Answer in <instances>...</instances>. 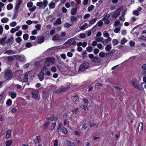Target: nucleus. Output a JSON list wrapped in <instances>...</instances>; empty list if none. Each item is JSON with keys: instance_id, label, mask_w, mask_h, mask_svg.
<instances>
[{"instance_id": "nucleus-1", "label": "nucleus", "mask_w": 146, "mask_h": 146, "mask_svg": "<svg viewBox=\"0 0 146 146\" xmlns=\"http://www.w3.org/2000/svg\"><path fill=\"white\" fill-rule=\"evenodd\" d=\"M55 60L56 59L54 57H48L45 59V64L46 66L48 67L50 65L54 64Z\"/></svg>"}, {"instance_id": "nucleus-2", "label": "nucleus", "mask_w": 146, "mask_h": 146, "mask_svg": "<svg viewBox=\"0 0 146 146\" xmlns=\"http://www.w3.org/2000/svg\"><path fill=\"white\" fill-rule=\"evenodd\" d=\"M132 85L135 88L142 90H143V88L139 84V81L136 79H133L131 81Z\"/></svg>"}, {"instance_id": "nucleus-3", "label": "nucleus", "mask_w": 146, "mask_h": 146, "mask_svg": "<svg viewBox=\"0 0 146 146\" xmlns=\"http://www.w3.org/2000/svg\"><path fill=\"white\" fill-rule=\"evenodd\" d=\"M89 64L87 62L83 63L79 66V70L83 72L87 70L89 67Z\"/></svg>"}, {"instance_id": "nucleus-4", "label": "nucleus", "mask_w": 146, "mask_h": 146, "mask_svg": "<svg viewBox=\"0 0 146 146\" xmlns=\"http://www.w3.org/2000/svg\"><path fill=\"white\" fill-rule=\"evenodd\" d=\"M12 76V73L9 68L5 70V77L7 80L10 79Z\"/></svg>"}, {"instance_id": "nucleus-5", "label": "nucleus", "mask_w": 146, "mask_h": 146, "mask_svg": "<svg viewBox=\"0 0 146 146\" xmlns=\"http://www.w3.org/2000/svg\"><path fill=\"white\" fill-rule=\"evenodd\" d=\"M31 93L32 95V98L35 100L39 99L40 96L37 90H35L31 92Z\"/></svg>"}, {"instance_id": "nucleus-6", "label": "nucleus", "mask_w": 146, "mask_h": 146, "mask_svg": "<svg viewBox=\"0 0 146 146\" xmlns=\"http://www.w3.org/2000/svg\"><path fill=\"white\" fill-rule=\"evenodd\" d=\"M48 3L47 0H44L43 2L40 1L37 2L36 5L37 6L40 7H43L44 8L46 7Z\"/></svg>"}, {"instance_id": "nucleus-7", "label": "nucleus", "mask_w": 146, "mask_h": 146, "mask_svg": "<svg viewBox=\"0 0 146 146\" xmlns=\"http://www.w3.org/2000/svg\"><path fill=\"white\" fill-rule=\"evenodd\" d=\"M41 72H42V73H44V75H45L49 76L51 75L50 71L46 65L44 66L43 68V70Z\"/></svg>"}, {"instance_id": "nucleus-8", "label": "nucleus", "mask_w": 146, "mask_h": 146, "mask_svg": "<svg viewBox=\"0 0 146 146\" xmlns=\"http://www.w3.org/2000/svg\"><path fill=\"white\" fill-rule=\"evenodd\" d=\"M2 58L4 61L8 64L11 62L14 59V58L12 56H9L6 57L4 56Z\"/></svg>"}, {"instance_id": "nucleus-9", "label": "nucleus", "mask_w": 146, "mask_h": 146, "mask_svg": "<svg viewBox=\"0 0 146 146\" xmlns=\"http://www.w3.org/2000/svg\"><path fill=\"white\" fill-rule=\"evenodd\" d=\"M121 11V8H120L117 9L115 11L112 13V18L114 19H115L120 14L119 11Z\"/></svg>"}, {"instance_id": "nucleus-10", "label": "nucleus", "mask_w": 146, "mask_h": 146, "mask_svg": "<svg viewBox=\"0 0 146 146\" xmlns=\"http://www.w3.org/2000/svg\"><path fill=\"white\" fill-rule=\"evenodd\" d=\"M20 79L21 81L27 82L28 80V77L27 73H25L23 75L20 76Z\"/></svg>"}, {"instance_id": "nucleus-11", "label": "nucleus", "mask_w": 146, "mask_h": 146, "mask_svg": "<svg viewBox=\"0 0 146 146\" xmlns=\"http://www.w3.org/2000/svg\"><path fill=\"white\" fill-rule=\"evenodd\" d=\"M14 56L17 59L21 62H24L25 60V58L24 55H14Z\"/></svg>"}, {"instance_id": "nucleus-12", "label": "nucleus", "mask_w": 146, "mask_h": 146, "mask_svg": "<svg viewBox=\"0 0 146 146\" xmlns=\"http://www.w3.org/2000/svg\"><path fill=\"white\" fill-rule=\"evenodd\" d=\"M70 86H68L66 87L60 88L57 90L56 91L55 93L58 94L60 93L66 91L67 90L69 89L70 88Z\"/></svg>"}, {"instance_id": "nucleus-13", "label": "nucleus", "mask_w": 146, "mask_h": 146, "mask_svg": "<svg viewBox=\"0 0 146 146\" xmlns=\"http://www.w3.org/2000/svg\"><path fill=\"white\" fill-rule=\"evenodd\" d=\"M63 40L62 37L59 35H56L54 36L52 39L53 41L62 40Z\"/></svg>"}, {"instance_id": "nucleus-14", "label": "nucleus", "mask_w": 146, "mask_h": 146, "mask_svg": "<svg viewBox=\"0 0 146 146\" xmlns=\"http://www.w3.org/2000/svg\"><path fill=\"white\" fill-rule=\"evenodd\" d=\"M110 54V53H106L102 51L100 52L99 56L101 58H106L109 56Z\"/></svg>"}, {"instance_id": "nucleus-15", "label": "nucleus", "mask_w": 146, "mask_h": 146, "mask_svg": "<svg viewBox=\"0 0 146 146\" xmlns=\"http://www.w3.org/2000/svg\"><path fill=\"white\" fill-rule=\"evenodd\" d=\"M34 142L35 144V146H36L37 144L40 143L41 142L40 136H37L34 140Z\"/></svg>"}, {"instance_id": "nucleus-16", "label": "nucleus", "mask_w": 146, "mask_h": 146, "mask_svg": "<svg viewBox=\"0 0 146 146\" xmlns=\"http://www.w3.org/2000/svg\"><path fill=\"white\" fill-rule=\"evenodd\" d=\"M92 61L95 63H98L101 62V59L97 56H95L94 58L92 60Z\"/></svg>"}, {"instance_id": "nucleus-17", "label": "nucleus", "mask_w": 146, "mask_h": 146, "mask_svg": "<svg viewBox=\"0 0 146 146\" xmlns=\"http://www.w3.org/2000/svg\"><path fill=\"white\" fill-rule=\"evenodd\" d=\"M66 143L68 146H76V144L74 143L69 140H66Z\"/></svg>"}, {"instance_id": "nucleus-18", "label": "nucleus", "mask_w": 146, "mask_h": 146, "mask_svg": "<svg viewBox=\"0 0 146 146\" xmlns=\"http://www.w3.org/2000/svg\"><path fill=\"white\" fill-rule=\"evenodd\" d=\"M21 27L20 26H17L15 28H13L10 30L11 33L13 34L15 33L16 31H18Z\"/></svg>"}, {"instance_id": "nucleus-19", "label": "nucleus", "mask_w": 146, "mask_h": 146, "mask_svg": "<svg viewBox=\"0 0 146 146\" xmlns=\"http://www.w3.org/2000/svg\"><path fill=\"white\" fill-rule=\"evenodd\" d=\"M143 123L140 122L139 123L138 127V131L140 133L143 130Z\"/></svg>"}, {"instance_id": "nucleus-20", "label": "nucleus", "mask_w": 146, "mask_h": 146, "mask_svg": "<svg viewBox=\"0 0 146 146\" xmlns=\"http://www.w3.org/2000/svg\"><path fill=\"white\" fill-rule=\"evenodd\" d=\"M9 95L12 99H14L16 98L17 94L16 93L13 92H10L9 93Z\"/></svg>"}, {"instance_id": "nucleus-21", "label": "nucleus", "mask_w": 146, "mask_h": 146, "mask_svg": "<svg viewBox=\"0 0 146 146\" xmlns=\"http://www.w3.org/2000/svg\"><path fill=\"white\" fill-rule=\"evenodd\" d=\"M5 54H7L8 55L14 54H15V52L12 50H8L6 51L5 53Z\"/></svg>"}, {"instance_id": "nucleus-22", "label": "nucleus", "mask_w": 146, "mask_h": 146, "mask_svg": "<svg viewBox=\"0 0 146 146\" xmlns=\"http://www.w3.org/2000/svg\"><path fill=\"white\" fill-rule=\"evenodd\" d=\"M6 138H9L11 135V131L10 129H9L7 130L6 131Z\"/></svg>"}, {"instance_id": "nucleus-23", "label": "nucleus", "mask_w": 146, "mask_h": 146, "mask_svg": "<svg viewBox=\"0 0 146 146\" xmlns=\"http://www.w3.org/2000/svg\"><path fill=\"white\" fill-rule=\"evenodd\" d=\"M62 23L61 20L60 18H58L57 19L55 22L53 23L54 25H60Z\"/></svg>"}, {"instance_id": "nucleus-24", "label": "nucleus", "mask_w": 146, "mask_h": 146, "mask_svg": "<svg viewBox=\"0 0 146 146\" xmlns=\"http://www.w3.org/2000/svg\"><path fill=\"white\" fill-rule=\"evenodd\" d=\"M88 27V25L87 23H86L80 27V29L81 30H84Z\"/></svg>"}, {"instance_id": "nucleus-25", "label": "nucleus", "mask_w": 146, "mask_h": 146, "mask_svg": "<svg viewBox=\"0 0 146 146\" xmlns=\"http://www.w3.org/2000/svg\"><path fill=\"white\" fill-rule=\"evenodd\" d=\"M44 75V74L42 73V72H41V73L38 76V78L40 81H42L43 80Z\"/></svg>"}, {"instance_id": "nucleus-26", "label": "nucleus", "mask_w": 146, "mask_h": 146, "mask_svg": "<svg viewBox=\"0 0 146 146\" xmlns=\"http://www.w3.org/2000/svg\"><path fill=\"white\" fill-rule=\"evenodd\" d=\"M77 11V8H73L71 10V14L72 15H76Z\"/></svg>"}, {"instance_id": "nucleus-27", "label": "nucleus", "mask_w": 146, "mask_h": 146, "mask_svg": "<svg viewBox=\"0 0 146 146\" xmlns=\"http://www.w3.org/2000/svg\"><path fill=\"white\" fill-rule=\"evenodd\" d=\"M87 53L86 51H83L82 52V57L83 59H85L87 57Z\"/></svg>"}, {"instance_id": "nucleus-28", "label": "nucleus", "mask_w": 146, "mask_h": 146, "mask_svg": "<svg viewBox=\"0 0 146 146\" xmlns=\"http://www.w3.org/2000/svg\"><path fill=\"white\" fill-rule=\"evenodd\" d=\"M95 40L98 42H102L104 40V38L102 37H95L94 38Z\"/></svg>"}, {"instance_id": "nucleus-29", "label": "nucleus", "mask_w": 146, "mask_h": 146, "mask_svg": "<svg viewBox=\"0 0 146 146\" xmlns=\"http://www.w3.org/2000/svg\"><path fill=\"white\" fill-rule=\"evenodd\" d=\"M7 38V37L5 36L1 38L0 41V44L3 45H4L5 44V41Z\"/></svg>"}, {"instance_id": "nucleus-30", "label": "nucleus", "mask_w": 146, "mask_h": 146, "mask_svg": "<svg viewBox=\"0 0 146 146\" xmlns=\"http://www.w3.org/2000/svg\"><path fill=\"white\" fill-rule=\"evenodd\" d=\"M9 21V19L8 18L5 17L2 18L1 20V21L2 23H4L8 22Z\"/></svg>"}, {"instance_id": "nucleus-31", "label": "nucleus", "mask_w": 146, "mask_h": 146, "mask_svg": "<svg viewBox=\"0 0 146 146\" xmlns=\"http://www.w3.org/2000/svg\"><path fill=\"white\" fill-rule=\"evenodd\" d=\"M44 40V38L43 37L40 36L38 38V42L39 44H41L43 42Z\"/></svg>"}, {"instance_id": "nucleus-32", "label": "nucleus", "mask_w": 146, "mask_h": 146, "mask_svg": "<svg viewBox=\"0 0 146 146\" xmlns=\"http://www.w3.org/2000/svg\"><path fill=\"white\" fill-rule=\"evenodd\" d=\"M61 132L63 133L66 134L68 133L67 129L65 127H62L61 129Z\"/></svg>"}, {"instance_id": "nucleus-33", "label": "nucleus", "mask_w": 146, "mask_h": 146, "mask_svg": "<svg viewBox=\"0 0 146 146\" xmlns=\"http://www.w3.org/2000/svg\"><path fill=\"white\" fill-rule=\"evenodd\" d=\"M13 36H12L8 39L7 42L8 44H11L13 42Z\"/></svg>"}, {"instance_id": "nucleus-34", "label": "nucleus", "mask_w": 146, "mask_h": 146, "mask_svg": "<svg viewBox=\"0 0 146 146\" xmlns=\"http://www.w3.org/2000/svg\"><path fill=\"white\" fill-rule=\"evenodd\" d=\"M103 36L106 38H108L110 36V35L109 33L106 31H103Z\"/></svg>"}, {"instance_id": "nucleus-35", "label": "nucleus", "mask_w": 146, "mask_h": 146, "mask_svg": "<svg viewBox=\"0 0 146 146\" xmlns=\"http://www.w3.org/2000/svg\"><path fill=\"white\" fill-rule=\"evenodd\" d=\"M12 143V141L11 140L7 141L5 142L6 146H10Z\"/></svg>"}, {"instance_id": "nucleus-36", "label": "nucleus", "mask_w": 146, "mask_h": 146, "mask_svg": "<svg viewBox=\"0 0 146 146\" xmlns=\"http://www.w3.org/2000/svg\"><path fill=\"white\" fill-rule=\"evenodd\" d=\"M13 8V5L12 3L8 4L7 7V10H11Z\"/></svg>"}, {"instance_id": "nucleus-37", "label": "nucleus", "mask_w": 146, "mask_h": 146, "mask_svg": "<svg viewBox=\"0 0 146 146\" xmlns=\"http://www.w3.org/2000/svg\"><path fill=\"white\" fill-rule=\"evenodd\" d=\"M111 48V44L107 45L105 47V50L107 51H109Z\"/></svg>"}, {"instance_id": "nucleus-38", "label": "nucleus", "mask_w": 146, "mask_h": 146, "mask_svg": "<svg viewBox=\"0 0 146 146\" xmlns=\"http://www.w3.org/2000/svg\"><path fill=\"white\" fill-rule=\"evenodd\" d=\"M72 100L74 102H76L79 100V98L78 96H76L72 97Z\"/></svg>"}, {"instance_id": "nucleus-39", "label": "nucleus", "mask_w": 146, "mask_h": 146, "mask_svg": "<svg viewBox=\"0 0 146 146\" xmlns=\"http://www.w3.org/2000/svg\"><path fill=\"white\" fill-rule=\"evenodd\" d=\"M55 3L52 1L50 2L49 5L50 8L51 9H54L55 7Z\"/></svg>"}, {"instance_id": "nucleus-40", "label": "nucleus", "mask_w": 146, "mask_h": 146, "mask_svg": "<svg viewBox=\"0 0 146 146\" xmlns=\"http://www.w3.org/2000/svg\"><path fill=\"white\" fill-rule=\"evenodd\" d=\"M36 9V7L35 6H34L31 7L29 8V11L32 12L34 11Z\"/></svg>"}, {"instance_id": "nucleus-41", "label": "nucleus", "mask_w": 146, "mask_h": 146, "mask_svg": "<svg viewBox=\"0 0 146 146\" xmlns=\"http://www.w3.org/2000/svg\"><path fill=\"white\" fill-rule=\"evenodd\" d=\"M94 8V6L93 5H91L88 8V11L89 12H90L92 10H93Z\"/></svg>"}, {"instance_id": "nucleus-42", "label": "nucleus", "mask_w": 146, "mask_h": 146, "mask_svg": "<svg viewBox=\"0 0 146 146\" xmlns=\"http://www.w3.org/2000/svg\"><path fill=\"white\" fill-rule=\"evenodd\" d=\"M97 20V19L96 18H94L90 21L89 22V24L90 25H92L94 24Z\"/></svg>"}, {"instance_id": "nucleus-43", "label": "nucleus", "mask_w": 146, "mask_h": 146, "mask_svg": "<svg viewBox=\"0 0 146 146\" xmlns=\"http://www.w3.org/2000/svg\"><path fill=\"white\" fill-rule=\"evenodd\" d=\"M72 24H70L68 22H66L65 23L64 25V27L66 28H68L71 26H72Z\"/></svg>"}, {"instance_id": "nucleus-44", "label": "nucleus", "mask_w": 146, "mask_h": 146, "mask_svg": "<svg viewBox=\"0 0 146 146\" xmlns=\"http://www.w3.org/2000/svg\"><path fill=\"white\" fill-rule=\"evenodd\" d=\"M5 97L2 94L0 95V102L3 103L5 99Z\"/></svg>"}, {"instance_id": "nucleus-45", "label": "nucleus", "mask_w": 146, "mask_h": 146, "mask_svg": "<svg viewBox=\"0 0 146 146\" xmlns=\"http://www.w3.org/2000/svg\"><path fill=\"white\" fill-rule=\"evenodd\" d=\"M112 43L113 45H116L118 44L119 42L118 40L115 39H114L112 40Z\"/></svg>"}, {"instance_id": "nucleus-46", "label": "nucleus", "mask_w": 146, "mask_h": 146, "mask_svg": "<svg viewBox=\"0 0 146 146\" xmlns=\"http://www.w3.org/2000/svg\"><path fill=\"white\" fill-rule=\"evenodd\" d=\"M50 70L52 72H56L57 69L55 66H52L50 68Z\"/></svg>"}, {"instance_id": "nucleus-47", "label": "nucleus", "mask_w": 146, "mask_h": 146, "mask_svg": "<svg viewBox=\"0 0 146 146\" xmlns=\"http://www.w3.org/2000/svg\"><path fill=\"white\" fill-rule=\"evenodd\" d=\"M120 29L121 27L120 26H119L118 27L115 28L113 30V31L115 33H117L119 32Z\"/></svg>"}, {"instance_id": "nucleus-48", "label": "nucleus", "mask_w": 146, "mask_h": 146, "mask_svg": "<svg viewBox=\"0 0 146 146\" xmlns=\"http://www.w3.org/2000/svg\"><path fill=\"white\" fill-rule=\"evenodd\" d=\"M33 3L32 2L29 1L27 3V6L29 9V8L33 6Z\"/></svg>"}, {"instance_id": "nucleus-49", "label": "nucleus", "mask_w": 146, "mask_h": 146, "mask_svg": "<svg viewBox=\"0 0 146 146\" xmlns=\"http://www.w3.org/2000/svg\"><path fill=\"white\" fill-rule=\"evenodd\" d=\"M102 84L99 82L97 83L95 85V87L96 88H99L101 87Z\"/></svg>"}, {"instance_id": "nucleus-50", "label": "nucleus", "mask_w": 146, "mask_h": 146, "mask_svg": "<svg viewBox=\"0 0 146 146\" xmlns=\"http://www.w3.org/2000/svg\"><path fill=\"white\" fill-rule=\"evenodd\" d=\"M74 41V39L73 38H72L68 40L67 42H68L70 44H72L73 43Z\"/></svg>"}, {"instance_id": "nucleus-51", "label": "nucleus", "mask_w": 146, "mask_h": 146, "mask_svg": "<svg viewBox=\"0 0 146 146\" xmlns=\"http://www.w3.org/2000/svg\"><path fill=\"white\" fill-rule=\"evenodd\" d=\"M87 51L89 52H91L93 50V48L91 46H88L86 48Z\"/></svg>"}, {"instance_id": "nucleus-52", "label": "nucleus", "mask_w": 146, "mask_h": 146, "mask_svg": "<svg viewBox=\"0 0 146 146\" xmlns=\"http://www.w3.org/2000/svg\"><path fill=\"white\" fill-rule=\"evenodd\" d=\"M12 103V101L11 99H9L7 100L6 102V104L7 105L10 106Z\"/></svg>"}, {"instance_id": "nucleus-53", "label": "nucleus", "mask_w": 146, "mask_h": 146, "mask_svg": "<svg viewBox=\"0 0 146 146\" xmlns=\"http://www.w3.org/2000/svg\"><path fill=\"white\" fill-rule=\"evenodd\" d=\"M56 124L55 122H54L52 124L51 127V130L52 131L54 129L56 126Z\"/></svg>"}, {"instance_id": "nucleus-54", "label": "nucleus", "mask_w": 146, "mask_h": 146, "mask_svg": "<svg viewBox=\"0 0 146 146\" xmlns=\"http://www.w3.org/2000/svg\"><path fill=\"white\" fill-rule=\"evenodd\" d=\"M97 47L101 50H103L104 48V47L101 44H97Z\"/></svg>"}, {"instance_id": "nucleus-55", "label": "nucleus", "mask_w": 146, "mask_h": 146, "mask_svg": "<svg viewBox=\"0 0 146 146\" xmlns=\"http://www.w3.org/2000/svg\"><path fill=\"white\" fill-rule=\"evenodd\" d=\"M87 127V125L86 123H85L84 124H83L82 125V131H83L84 130L86 129Z\"/></svg>"}, {"instance_id": "nucleus-56", "label": "nucleus", "mask_w": 146, "mask_h": 146, "mask_svg": "<svg viewBox=\"0 0 146 146\" xmlns=\"http://www.w3.org/2000/svg\"><path fill=\"white\" fill-rule=\"evenodd\" d=\"M29 35L27 34H25L23 35V38L25 40H27L29 38Z\"/></svg>"}, {"instance_id": "nucleus-57", "label": "nucleus", "mask_w": 146, "mask_h": 146, "mask_svg": "<svg viewBox=\"0 0 146 146\" xmlns=\"http://www.w3.org/2000/svg\"><path fill=\"white\" fill-rule=\"evenodd\" d=\"M17 25V23L15 21H13L10 23L9 25L11 27H14Z\"/></svg>"}, {"instance_id": "nucleus-58", "label": "nucleus", "mask_w": 146, "mask_h": 146, "mask_svg": "<svg viewBox=\"0 0 146 146\" xmlns=\"http://www.w3.org/2000/svg\"><path fill=\"white\" fill-rule=\"evenodd\" d=\"M35 27L38 31H39L41 29V25L40 24H37L35 25Z\"/></svg>"}, {"instance_id": "nucleus-59", "label": "nucleus", "mask_w": 146, "mask_h": 146, "mask_svg": "<svg viewBox=\"0 0 146 146\" xmlns=\"http://www.w3.org/2000/svg\"><path fill=\"white\" fill-rule=\"evenodd\" d=\"M127 41V40L125 39V38H123L121 40L120 43L122 44H123L126 43Z\"/></svg>"}, {"instance_id": "nucleus-60", "label": "nucleus", "mask_w": 146, "mask_h": 146, "mask_svg": "<svg viewBox=\"0 0 146 146\" xmlns=\"http://www.w3.org/2000/svg\"><path fill=\"white\" fill-rule=\"evenodd\" d=\"M22 31L21 30H19L16 33V35L17 36H21L22 34Z\"/></svg>"}, {"instance_id": "nucleus-61", "label": "nucleus", "mask_w": 146, "mask_h": 146, "mask_svg": "<svg viewBox=\"0 0 146 146\" xmlns=\"http://www.w3.org/2000/svg\"><path fill=\"white\" fill-rule=\"evenodd\" d=\"M133 13L134 15L136 16H138L139 14V12L137 10L133 11Z\"/></svg>"}, {"instance_id": "nucleus-62", "label": "nucleus", "mask_w": 146, "mask_h": 146, "mask_svg": "<svg viewBox=\"0 0 146 146\" xmlns=\"http://www.w3.org/2000/svg\"><path fill=\"white\" fill-rule=\"evenodd\" d=\"M109 17V15H107L102 19V20L104 21H105L106 20H107Z\"/></svg>"}, {"instance_id": "nucleus-63", "label": "nucleus", "mask_w": 146, "mask_h": 146, "mask_svg": "<svg viewBox=\"0 0 146 146\" xmlns=\"http://www.w3.org/2000/svg\"><path fill=\"white\" fill-rule=\"evenodd\" d=\"M70 20L71 21H75L77 20L76 17L74 16H71L70 17Z\"/></svg>"}, {"instance_id": "nucleus-64", "label": "nucleus", "mask_w": 146, "mask_h": 146, "mask_svg": "<svg viewBox=\"0 0 146 146\" xmlns=\"http://www.w3.org/2000/svg\"><path fill=\"white\" fill-rule=\"evenodd\" d=\"M78 108H75L72 110V112L73 113L76 114L78 113Z\"/></svg>"}]
</instances>
